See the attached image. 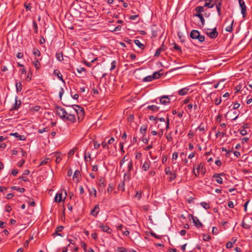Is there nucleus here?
<instances>
[{"label": "nucleus", "instance_id": "obj_39", "mask_svg": "<svg viewBox=\"0 0 252 252\" xmlns=\"http://www.w3.org/2000/svg\"><path fill=\"white\" fill-rule=\"evenodd\" d=\"M118 189L119 190H121L122 191H124L125 190V182L124 181L122 182L121 184L119 185Z\"/></svg>", "mask_w": 252, "mask_h": 252}, {"label": "nucleus", "instance_id": "obj_16", "mask_svg": "<svg viewBox=\"0 0 252 252\" xmlns=\"http://www.w3.org/2000/svg\"><path fill=\"white\" fill-rule=\"evenodd\" d=\"M21 105V101L20 100H18V97L15 96V103L13 107L11 110H17Z\"/></svg>", "mask_w": 252, "mask_h": 252}, {"label": "nucleus", "instance_id": "obj_34", "mask_svg": "<svg viewBox=\"0 0 252 252\" xmlns=\"http://www.w3.org/2000/svg\"><path fill=\"white\" fill-rule=\"evenodd\" d=\"M11 189L13 190H16L21 192H24L25 191V189L23 188H19L16 186H13L11 187Z\"/></svg>", "mask_w": 252, "mask_h": 252}, {"label": "nucleus", "instance_id": "obj_62", "mask_svg": "<svg viewBox=\"0 0 252 252\" xmlns=\"http://www.w3.org/2000/svg\"><path fill=\"white\" fill-rule=\"evenodd\" d=\"M135 197H136L138 200H140L141 198V193L139 192L138 191H136Z\"/></svg>", "mask_w": 252, "mask_h": 252}, {"label": "nucleus", "instance_id": "obj_4", "mask_svg": "<svg viewBox=\"0 0 252 252\" xmlns=\"http://www.w3.org/2000/svg\"><path fill=\"white\" fill-rule=\"evenodd\" d=\"M133 169V162L130 160L127 165V172L124 174V180L129 181L131 176V171Z\"/></svg>", "mask_w": 252, "mask_h": 252}, {"label": "nucleus", "instance_id": "obj_53", "mask_svg": "<svg viewBox=\"0 0 252 252\" xmlns=\"http://www.w3.org/2000/svg\"><path fill=\"white\" fill-rule=\"evenodd\" d=\"M126 158V156H125L123 158V159L121 160L120 161V166L122 167V165L124 164L126 160H127L128 159Z\"/></svg>", "mask_w": 252, "mask_h": 252}, {"label": "nucleus", "instance_id": "obj_15", "mask_svg": "<svg viewBox=\"0 0 252 252\" xmlns=\"http://www.w3.org/2000/svg\"><path fill=\"white\" fill-rule=\"evenodd\" d=\"M61 81H62V84L59 86V89H58L59 95L60 99H62V95L64 93L63 87H64V84H65V82L64 81V80H61Z\"/></svg>", "mask_w": 252, "mask_h": 252}, {"label": "nucleus", "instance_id": "obj_32", "mask_svg": "<svg viewBox=\"0 0 252 252\" xmlns=\"http://www.w3.org/2000/svg\"><path fill=\"white\" fill-rule=\"evenodd\" d=\"M54 75L57 77L59 79H63V76L60 71L58 69H55L54 71Z\"/></svg>", "mask_w": 252, "mask_h": 252}, {"label": "nucleus", "instance_id": "obj_40", "mask_svg": "<svg viewBox=\"0 0 252 252\" xmlns=\"http://www.w3.org/2000/svg\"><path fill=\"white\" fill-rule=\"evenodd\" d=\"M201 205L206 210L209 209L210 208V205L208 203L202 202L200 203Z\"/></svg>", "mask_w": 252, "mask_h": 252}, {"label": "nucleus", "instance_id": "obj_10", "mask_svg": "<svg viewBox=\"0 0 252 252\" xmlns=\"http://www.w3.org/2000/svg\"><path fill=\"white\" fill-rule=\"evenodd\" d=\"M99 228H101V230L105 232L108 234H111L112 232V229H111L107 225L104 224L102 223H100L99 224Z\"/></svg>", "mask_w": 252, "mask_h": 252}, {"label": "nucleus", "instance_id": "obj_2", "mask_svg": "<svg viewBox=\"0 0 252 252\" xmlns=\"http://www.w3.org/2000/svg\"><path fill=\"white\" fill-rule=\"evenodd\" d=\"M196 170L197 172L196 173L195 172V168L194 167H193V173L196 177H198L200 174H201L202 176H204L206 171L205 167L204 166L203 164L202 163H200L198 165V167L196 168Z\"/></svg>", "mask_w": 252, "mask_h": 252}, {"label": "nucleus", "instance_id": "obj_51", "mask_svg": "<svg viewBox=\"0 0 252 252\" xmlns=\"http://www.w3.org/2000/svg\"><path fill=\"white\" fill-rule=\"evenodd\" d=\"M246 6H244V7L241 8V13L243 14V17H245L246 15Z\"/></svg>", "mask_w": 252, "mask_h": 252}, {"label": "nucleus", "instance_id": "obj_20", "mask_svg": "<svg viewBox=\"0 0 252 252\" xmlns=\"http://www.w3.org/2000/svg\"><path fill=\"white\" fill-rule=\"evenodd\" d=\"M163 76L162 70L158 72H155L152 75L153 79H159Z\"/></svg>", "mask_w": 252, "mask_h": 252}, {"label": "nucleus", "instance_id": "obj_22", "mask_svg": "<svg viewBox=\"0 0 252 252\" xmlns=\"http://www.w3.org/2000/svg\"><path fill=\"white\" fill-rule=\"evenodd\" d=\"M10 135L17 138L19 140H25L26 139V137L24 135H21L18 132L12 133Z\"/></svg>", "mask_w": 252, "mask_h": 252}, {"label": "nucleus", "instance_id": "obj_19", "mask_svg": "<svg viewBox=\"0 0 252 252\" xmlns=\"http://www.w3.org/2000/svg\"><path fill=\"white\" fill-rule=\"evenodd\" d=\"M81 176L80 171L78 170H76L73 174V180L75 181L76 183H78L79 181V177Z\"/></svg>", "mask_w": 252, "mask_h": 252}, {"label": "nucleus", "instance_id": "obj_52", "mask_svg": "<svg viewBox=\"0 0 252 252\" xmlns=\"http://www.w3.org/2000/svg\"><path fill=\"white\" fill-rule=\"evenodd\" d=\"M49 160V158H48L44 159L40 162V164H39V165L41 166V165L46 164L48 162Z\"/></svg>", "mask_w": 252, "mask_h": 252}, {"label": "nucleus", "instance_id": "obj_42", "mask_svg": "<svg viewBox=\"0 0 252 252\" xmlns=\"http://www.w3.org/2000/svg\"><path fill=\"white\" fill-rule=\"evenodd\" d=\"M32 25H33V27L34 29V32L35 33H37L38 32V27H37V24L36 22L35 21H33Z\"/></svg>", "mask_w": 252, "mask_h": 252}, {"label": "nucleus", "instance_id": "obj_14", "mask_svg": "<svg viewBox=\"0 0 252 252\" xmlns=\"http://www.w3.org/2000/svg\"><path fill=\"white\" fill-rule=\"evenodd\" d=\"M191 218L193 222L196 227L200 228L202 227V223L200 222V221L196 217L191 216Z\"/></svg>", "mask_w": 252, "mask_h": 252}, {"label": "nucleus", "instance_id": "obj_9", "mask_svg": "<svg viewBox=\"0 0 252 252\" xmlns=\"http://www.w3.org/2000/svg\"><path fill=\"white\" fill-rule=\"evenodd\" d=\"M160 103L163 105H167L170 103V98L168 95H163L159 98Z\"/></svg>", "mask_w": 252, "mask_h": 252}, {"label": "nucleus", "instance_id": "obj_17", "mask_svg": "<svg viewBox=\"0 0 252 252\" xmlns=\"http://www.w3.org/2000/svg\"><path fill=\"white\" fill-rule=\"evenodd\" d=\"M150 164H151V161L149 159H148L147 160H146L144 162V163L142 166V170L144 171H148L150 168Z\"/></svg>", "mask_w": 252, "mask_h": 252}, {"label": "nucleus", "instance_id": "obj_26", "mask_svg": "<svg viewBox=\"0 0 252 252\" xmlns=\"http://www.w3.org/2000/svg\"><path fill=\"white\" fill-rule=\"evenodd\" d=\"M147 108L149 110H150L153 112H157L158 111L159 107L156 105H152L148 106L147 107Z\"/></svg>", "mask_w": 252, "mask_h": 252}, {"label": "nucleus", "instance_id": "obj_58", "mask_svg": "<svg viewBox=\"0 0 252 252\" xmlns=\"http://www.w3.org/2000/svg\"><path fill=\"white\" fill-rule=\"evenodd\" d=\"M161 52H162V51L161 50V49H160L159 48H158L156 50V52L155 54V56L158 57L160 55V54L161 53Z\"/></svg>", "mask_w": 252, "mask_h": 252}, {"label": "nucleus", "instance_id": "obj_47", "mask_svg": "<svg viewBox=\"0 0 252 252\" xmlns=\"http://www.w3.org/2000/svg\"><path fill=\"white\" fill-rule=\"evenodd\" d=\"M203 239L205 241H209L211 239V236L207 234L203 235Z\"/></svg>", "mask_w": 252, "mask_h": 252}, {"label": "nucleus", "instance_id": "obj_43", "mask_svg": "<svg viewBox=\"0 0 252 252\" xmlns=\"http://www.w3.org/2000/svg\"><path fill=\"white\" fill-rule=\"evenodd\" d=\"M87 158H91V154L89 152H85L84 153V159L85 161H88Z\"/></svg>", "mask_w": 252, "mask_h": 252}, {"label": "nucleus", "instance_id": "obj_54", "mask_svg": "<svg viewBox=\"0 0 252 252\" xmlns=\"http://www.w3.org/2000/svg\"><path fill=\"white\" fill-rule=\"evenodd\" d=\"M126 249L123 247H119L117 249V252H126Z\"/></svg>", "mask_w": 252, "mask_h": 252}, {"label": "nucleus", "instance_id": "obj_12", "mask_svg": "<svg viewBox=\"0 0 252 252\" xmlns=\"http://www.w3.org/2000/svg\"><path fill=\"white\" fill-rule=\"evenodd\" d=\"M219 2H217V0H210L209 1L205 2L204 6H207L208 8H212L214 5H216V8L217 9V3Z\"/></svg>", "mask_w": 252, "mask_h": 252}, {"label": "nucleus", "instance_id": "obj_8", "mask_svg": "<svg viewBox=\"0 0 252 252\" xmlns=\"http://www.w3.org/2000/svg\"><path fill=\"white\" fill-rule=\"evenodd\" d=\"M234 20H232L231 18H227L225 21L224 24L229 25L225 28V30L228 32H231L233 30V24Z\"/></svg>", "mask_w": 252, "mask_h": 252}, {"label": "nucleus", "instance_id": "obj_3", "mask_svg": "<svg viewBox=\"0 0 252 252\" xmlns=\"http://www.w3.org/2000/svg\"><path fill=\"white\" fill-rule=\"evenodd\" d=\"M165 173L166 175L169 176L168 178V181L169 182L173 181L176 178L177 175L176 171L173 172L171 171L170 167H166L165 168Z\"/></svg>", "mask_w": 252, "mask_h": 252}, {"label": "nucleus", "instance_id": "obj_28", "mask_svg": "<svg viewBox=\"0 0 252 252\" xmlns=\"http://www.w3.org/2000/svg\"><path fill=\"white\" fill-rule=\"evenodd\" d=\"M55 201L56 202H61L62 201V194L57 193L55 196Z\"/></svg>", "mask_w": 252, "mask_h": 252}, {"label": "nucleus", "instance_id": "obj_57", "mask_svg": "<svg viewBox=\"0 0 252 252\" xmlns=\"http://www.w3.org/2000/svg\"><path fill=\"white\" fill-rule=\"evenodd\" d=\"M25 160L24 159H22V160H21L20 161H19L18 163H17V165L18 166L20 167H22V166L23 165V164H24L25 163Z\"/></svg>", "mask_w": 252, "mask_h": 252}, {"label": "nucleus", "instance_id": "obj_36", "mask_svg": "<svg viewBox=\"0 0 252 252\" xmlns=\"http://www.w3.org/2000/svg\"><path fill=\"white\" fill-rule=\"evenodd\" d=\"M16 88L17 93L20 92L22 90V84L21 83L16 82Z\"/></svg>", "mask_w": 252, "mask_h": 252}, {"label": "nucleus", "instance_id": "obj_29", "mask_svg": "<svg viewBox=\"0 0 252 252\" xmlns=\"http://www.w3.org/2000/svg\"><path fill=\"white\" fill-rule=\"evenodd\" d=\"M134 42L140 49H144V48H145V45L141 43L139 40H134Z\"/></svg>", "mask_w": 252, "mask_h": 252}, {"label": "nucleus", "instance_id": "obj_21", "mask_svg": "<svg viewBox=\"0 0 252 252\" xmlns=\"http://www.w3.org/2000/svg\"><path fill=\"white\" fill-rule=\"evenodd\" d=\"M205 2L209 1L210 0H204ZM217 2H219V3H218L217 4V11L218 13V14L219 16H220L221 15V12H220V9H221V2L222 0H217Z\"/></svg>", "mask_w": 252, "mask_h": 252}, {"label": "nucleus", "instance_id": "obj_44", "mask_svg": "<svg viewBox=\"0 0 252 252\" xmlns=\"http://www.w3.org/2000/svg\"><path fill=\"white\" fill-rule=\"evenodd\" d=\"M116 65H117L116 61H113L111 63V64L110 70H114L116 68Z\"/></svg>", "mask_w": 252, "mask_h": 252}, {"label": "nucleus", "instance_id": "obj_64", "mask_svg": "<svg viewBox=\"0 0 252 252\" xmlns=\"http://www.w3.org/2000/svg\"><path fill=\"white\" fill-rule=\"evenodd\" d=\"M91 236H92L93 239H94V240H96L97 238V234L96 233H95V232L91 234Z\"/></svg>", "mask_w": 252, "mask_h": 252}, {"label": "nucleus", "instance_id": "obj_55", "mask_svg": "<svg viewBox=\"0 0 252 252\" xmlns=\"http://www.w3.org/2000/svg\"><path fill=\"white\" fill-rule=\"evenodd\" d=\"M178 153L177 152H174L173 155H172V160H176L177 158H178Z\"/></svg>", "mask_w": 252, "mask_h": 252}, {"label": "nucleus", "instance_id": "obj_6", "mask_svg": "<svg viewBox=\"0 0 252 252\" xmlns=\"http://www.w3.org/2000/svg\"><path fill=\"white\" fill-rule=\"evenodd\" d=\"M67 112L62 107H57V113L58 116L64 121L65 120V117L67 115Z\"/></svg>", "mask_w": 252, "mask_h": 252}, {"label": "nucleus", "instance_id": "obj_48", "mask_svg": "<svg viewBox=\"0 0 252 252\" xmlns=\"http://www.w3.org/2000/svg\"><path fill=\"white\" fill-rule=\"evenodd\" d=\"M241 88H242V85L241 84H239V85H237L235 87V93H238L240 91Z\"/></svg>", "mask_w": 252, "mask_h": 252}, {"label": "nucleus", "instance_id": "obj_59", "mask_svg": "<svg viewBox=\"0 0 252 252\" xmlns=\"http://www.w3.org/2000/svg\"><path fill=\"white\" fill-rule=\"evenodd\" d=\"M242 226L244 228H245V229H248L250 227V226L249 224L244 222V221L242 222Z\"/></svg>", "mask_w": 252, "mask_h": 252}, {"label": "nucleus", "instance_id": "obj_41", "mask_svg": "<svg viewBox=\"0 0 252 252\" xmlns=\"http://www.w3.org/2000/svg\"><path fill=\"white\" fill-rule=\"evenodd\" d=\"M33 64L36 69H38L40 67V63L37 60L33 62Z\"/></svg>", "mask_w": 252, "mask_h": 252}, {"label": "nucleus", "instance_id": "obj_7", "mask_svg": "<svg viewBox=\"0 0 252 252\" xmlns=\"http://www.w3.org/2000/svg\"><path fill=\"white\" fill-rule=\"evenodd\" d=\"M206 34L211 38H216L218 35V32L217 31V28H215L212 31L209 30L206 32Z\"/></svg>", "mask_w": 252, "mask_h": 252}, {"label": "nucleus", "instance_id": "obj_50", "mask_svg": "<svg viewBox=\"0 0 252 252\" xmlns=\"http://www.w3.org/2000/svg\"><path fill=\"white\" fill-rule=\"evenodd\" d=\"M113 189V185H112V184H110L109 185L108 188L107 190V192L108 193H111V192L112 191Z\"/></svg>", "mask_w": 252, "mask_h": 252}, {"label": "nucleus", "instance_id": "obj_46", "mask_svg": "<svg viewBox=\"0 0 252 252\" xmlns=\"http://www.w3.org/2000/svg\"><path fill=\"white\" fill-rule=\"evenodd\" d=\"M108 143H106L105 141H103L101 145L102 146V147L104 148V149H109V146L108 145Z\"/></svg>", "mask_w": 252, "mask_h": 252}, {"label": "nucleus", "instance_id": "obj_31", "mask_svg": "<svg viewBox=\"0 0 252 252\" xmlns=\"http://www.w3.org/2000/svg\"><path fill=\"white\" fill-rule=\"evenodd\" d=\"M63 229V226H59L57 227L55 232L53 234V235H54L55 234H56L59 236H62L61 234H58V232L62 231Z\"/></svg>", "mask_w": 252, "mask_h": 252}, {"label": "nucleus", "instance_id": "obj_49", "mask_svg": "<svg viewBox=\"0 0 252 252\" xmlns=\"http://www.w3.org/2000/svg\"><path fill=\"white\" fill-rule=\"evenodd\" d=\"M173 48L178 51L179 52H182V50H181V48L180 47V46H179L178 45H177V44L176 43H174V47Z\"/></svg>", "mask_w": 252, "mask_h": 252}, {"label": "nucleus", "instance_id": "obj_33", "mask_svg": "<svg viewBox=\"0 0 252 252\" xmlns=\"http://www.w3.org/2000/svg\"><path fill=\"white\" fill-rule=\"evenodd\" d=\"M195 10L196 13H201V12H204V6H196L195 8Z\"/></svg>", "mask_w": 252, "mask_h": 252}, {"label": "nucleus", "instance_id": "obj_63", "mask_svg": "<svg viewBox=\"0 0 252 252\" xmlns=\"http://www.w3.org/2000/svg\"><path fill=\"white\" fill-rule=\"evenodd\" d=\"M18 173V170L17 169H13L11 171V174H12L14 176L17 175Z\"/></svg>", "mask_w": 252, "mask_h": 252}, {"label": "nucleus", "instance_id": "obj_24", "mask_svg": "<svg viewBox=\"0 0 252 252\" xmlns=\"http://www.w3.org/2000/svg\"><path fill=\"white\" fill-rule=\"evenodd\" d=\"M189 90V88L188 87L181 89L179 91V94L180 95H184L187 94Z\"/></svg>", "mask_w": 252, "mask_h": 252}, {"label": "nucleus", "instance_id": "obj_61", "mask_svg": "<svg viewBox=\"0 0 252 252\" xmlns=\"http://www.w3.org/2000/svg\"><path fill=\"white\" fill-rule=\"evenodd\" d=\"M115 140V139H114V137H111V138H110V139L108 141L107 143H108V144H110V145L112 144H113V143H114Z\"/></svg>", "mask_w": 252, "mask_h": 252}, {"label": "nucleus", "instance_id": "obj_18", "mask_svg": "<svg viewBox=\"0 0 252 252\" xmlns=\"http://www.w3.org/2000/svg\"><path fill=\"white\" fill-rule=\"evenodd\" d=\"M99 212V207L98 205H96L94 208L91 211V215L94 217H96Z\"/></svg>", "mask_w": 252, "mask_h": 252}, {"label": "nucleus", "instance_id": "obj_5", "mask_svg": "<svg viewBox=\"0 0 252 252\" xmlns=\"http://www.w3.org/2000/svg\"><path fill=\"white\" fill-rule=\"evenodd\" d=\"M65 121H68L71 123H74L76 121L75 114L73 112L72 109L67 112Z\"/></svg>", "mask_w": 252, "mask_h": 252}, {"label": "nucleus", "instance_id": "obj_1", "mask_svg": "<svg viewBox=\"0 0 252 252\" xmlns=\"http://www.w3.org/2000/svg\"><path fill=\"white\" fill-rule=\"evenodd\" d=\"M190 36L192 39H198L200 42H202L205 40V36L200 34V32L197 30H193L190 33Z\"/></svg>", "mask_w": 252, "mask_h": 252}, {"label": "nucleus", "instance_id": "obj_27", "mask_svg": "<svg viewBox=\"0 0 252 252\" xmlns=\"http://www.w3.org/2000/svg\"><path fill=\"white\" fill-rule=\"evenodd\" d=\"M98 186L99 187V190H100L101 188L102 189L103 188L105 187V184L104 183V179L102 178H100L99 180V183H98Z\"/></svg>", "mask_w": 252, "mask_h": 252}, {"label": "nucleus", "instance_id": "obj_45", "mask_svg": "<svg viewBox=\"0 0 252 252\" xmlns=\"http://www.w3.org/2000/svg\"><path fill=\"white\" fill-rule=\"evenodd\" d=\"M77 115L78 116V120H82L83 119L84 117L85 112L83 111L82 113H79V114H78Z\"/></svg>", "mask_w": 252, "mask_h": 252}, {"label": "nucleus", "instance_id": "obj_11", "mask_svg": "<svg viewBox=\"0 0 252 252\" xmlns=\"http://www.w3.org/2000/svg\"><path fill=\"white\" fill-rule=\"evenodd\" d=\"M225 174L224 173H221V174H215L213 175V178L216 179V182L220 184H222L223 183L222 179L221 178L222 176H224Z\"/></svg>", "mask_w": 252, "mask_h": 252}, {"label": "nucleus", "instance_id": "obj_56", "mask_svg": "<svg viewBox=\"0 0 252 252\" xmlns=\"http://www.w3.org/2000/svg\"><path fill=\"white\" fill-rule=\"evenodd\" d=\"M76 149L74 148V149H73L71 150L69 152V153H68V157H71V156H73V155L74 154V153H75V152Z\"/></svg>", "mask_w": 252, "mask_h": 252}, {"label": "nucleus", "instance_id": "obj_37", "mask_svg": "<svg viewBox=\"0 0 252 252\" xmlns=\"http://www.w3.org/2000/svg\"><path fill=\"white\" fill-rule=\"evenodd\" d=\"M33 54L37 57H39L41 55L40 52L37 48H33V51H32Z\"/></svg>", "mask_w": 252, "mask_h": 252}, {"label": "nucleus", "instance_id": "obj_35", "mask_svg": "<svg viewBox=\"0 0 252 252\" xmlns=\"http://www.w3.org/2000/svg\"><path fill=\"white\" fill-rule=\"evenodd\" d=\"M147 127L146 126H145V125L142 126L140 127V133L142 135H144L146 133V132L147 131Z\"/></svg>", "mask_w": 252, "mask_h": 252}, {"label": "nucleus", "instance_id": "obj_60", "mask_svg": "<svg viewBox=\"0 0 252 252\" xmlns=\"http://www.w3.org/2000/svg\"><path fill=\"white\" fill-rule=\"evenodd\" d=\"M233 247V243L231 242H228L226 245V248L230 249Z\"/></svg>", "mask_w": 252, "mask_h": 252}, {"label": "nucleus", "instance_id": "obj_25", "mask_svg": "<svg viewBox=\"0 0 252 252\" xmlns=\"http://www.w3.org/2000/svg\"><path fill=\"white\" fill-rule=\"evenodd\" d=\"M194 16L197 17L200 19L202 26H203L205 24V19L203 18V15L201 13H196L194 15Z\"/></svg>", "mask_w": 252, "mask_h": 252}, {"label": "nucleus", "instance_id": "obj_13", "mask_svg": "<svg viewBox=\"0 0 252 252\" xmlns=\"http://www.w3.org/2000/svg\"><path fill=\"white\" fill-rule=\"evenodd\" d=\"M72 109L73 111V112L75 114V115L84 111V110L82 107L77 105H72Z\"/></svg>", "mask_w": 252, "mask_h": 252}, {"label": "nucleus", "instance_id": "obj_38", "mask_svg": "<svg viewBox=\"0 0 252 252\" xmlns=\"http://www.w3.org/2000/svg\"><path fill=\"white\" fill-rule=\"evenodd\" d=\"M197 129L200 131L203 132V133L205 132V126L203 123L200 124V125L198 127Z\"/></svg>", "mask_w": 252, "mask_h": 252}, {"label": "nucleus", "instance_id": "obj_30", "mask_svg": "<svg viewBox=\"0 0 252 252\" xmlns=\"http://www.w3.org/2000/svg\"><path fill=\"white\" fill-rule=\"evenodd\" d=\"M56 57L57 59L60 62H61L63 60V54L62 52L57 53L56 54Z\"/></svg>", "mask_w": 252, "mask_h": 252}, {"label": "nucleus", "instance_id": "obj_23", "mask_svg": "<svg viewBox=\"0 0 252 252\" xmlns=\"http://www.w3.org/2000/svg\"><path fill=\"white\" fill-rule=\"evenodd\" d=\"M89 194L91 196H94V197H96V190L94 187L88 188Z\"/></svg>", "mask_w": 252, "mask_h": 252}]
</instances>
